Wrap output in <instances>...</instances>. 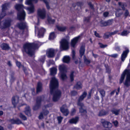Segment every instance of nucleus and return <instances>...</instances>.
Here are the masks:
<instances>
[{
	"instance_id": "obj_25",
	"label": "nucleus",
	"mask_w": 130,
	"mask_h": 130,
	"mask_svg": "<svg viewBox=\"0 0 130 130\" xmlns=\"http://www.w3.org/2000/svg\"><path fill=\"white\" fill-rule=\"evenodd\" d=\"M57 28L59 31H66L67 29V27L66 26H60L59 25H57L56 26Z\"/></svg>"
},
{
	"instance_id": "obj_3",
	"label": "nucleus",
	"mask_w": 130,
	"mask_h": 130,
	"mask_svg": "<svg viewBox=\"0 0 130 130\" xmlns=\"http://www.w3.org/2000/svg\"><path fill=\"white\" fill-rule=\"evenodd\" d=\"M87 95L86 91L84 92L82 94L80 95L77 100V105L79 107V112L82 113V115H86L87 113L86 107L84 104L82 102L83 101Z\"/></svg>"
},
{
	"instance_id": "obj_19",
	"label": "nucleus",
	"mask_w": 130,
	"mask_h": 130,
	"mask_svg": "<svg viewBox=\"0 0 130 130\" xmlns=\"http://www.w3.org/2000/svg\"><path fill=\"white\" fill-rule=\"evenodd\" d=\"M80 37V36H79L78 37L75 38L72 40L71 43V45L72 47H74L75 45L77 42Z\"/></svg>"
},
{
	"instance_id": "obj_42",
	"label": "nucleus",
	"mask_w": 130,
	"mask_h": 130,
	"mask_svg": "<svg viewBox=\"0 0 130 130\" xmlns=\"http://www.w3.org/2000/svg\"><path fill=\"white\" fill-rule=\"evenodd\" d=\"M6 15V12L5 11L2 10V12L0 16V18L2 19L4 18Z\"/></svg>"
},
{
	"instance_id": "obj_9",
	"label": "nucleus",
	"mask_w": 130,
	"mask_h": 130,
	"mask_svg": "<svg viewBox=\"0 0 130 130\" xmlns=\"http://www.w3.org/2000/svg\"><path fill=\"white\" fill-rule=\"evenodd\" d=\"M61 46L63 50H66L69 48L68 40L66 39H62L60 42Z\"/></svg>"
},
{
	"instance_id": "obj_44",
	"label": "nucleus",
	"mask_w": 130,
	"mask_h": 130,
	"mask_svg": "<svg viewBox=\"0 0 130 130\" xmlns=\"http://www.w3.org/2000/svg\"><path fill=\"white\" fill-rule=\"evenodd\" d=\"M99 46L100 47L102 48H104L105 47H106L107 46V44H103L102 43H99Z\"/></svg>"
},
{
	"instance_id": "obj_45",
	"label": "nucleus",
	"mask_w": 130,
	"mask_h": 130,
	"mask_svg": "<svg viewBox=\"0 0 130 130\" xmlns=\"http://www.w3.org/2000/svg\"><path fill=\"white\" fill-rule=\"evenodd\" d=\"M74 73V72H72L71 73V74H70V77L71 80V81L72 82L73 81V80H74V78H73V77H74V75H73Z\"/></svg>"
},
{
	"instance_id": "obj_16",
	"label": "nucleus",
	"mask_w": 130,
	"mask_h": 130,
	"mask_svg": "<svg viewBox=\"0 0 130 130\" xmlns=\"http://www.w3.org/2000/svg\"><path fill=\"white\" fill-rule=\"evenodd\" d=\"M0 47L2 49L4 50H8L10 48L9 45L6 43H3L0 45Z\"/></svg>"
},
{
	"instance_id": "obj_26",
	"label": "nucleus",
	"mask_w": 130,
	"mask_h": 130,
	"mask_svg": "<svg viewBox=\"0 0 130 130\" xmlns=\"http://www.w3.org/2000/svg\"><path fill=\"white\" fill-rule=\"evenodd\" d=\"M85 50V46L84 45L80 47L79 51L81 57H82V56L84 55Z\"/></svg>"
},
{
	"instance_id": "obj_33",
	"label": "nucleus",
	"mask_w": 130,
	"mask_h": 130,
	"mask_svg": "<svg viewBox=\"0 0 130 130\" xmlns=\"http://www.w3.org/2000/svg\"><path fill=\"white\" fill-rule=\"evenodd\" d=\"M83 59L85 63L87 65L90 63V61L87 59L85 55L84 56Z\"/></svg>"
},
{
	"instance_id": "obj_15",
	"label": "nucleus",
	"mask_w": 130,
	"mask_h": 130,
	"mask_svg": "<svg viewBox=\"0 0 130 130\" xmlns=\"http://www.w3.org/2000/svg\"><path fill=\"white\" fill-rule=\"evenodd\" d=\"M104 127L106 128H110L112 127V124L110 122L105 121L104 119H102L101 121Z\"/></svg>"
},
{
	"instance_id": "obj_53",
	"label": "nucleus",
	"mask_w": 130,
	"mask_h": 130,
	"mask_svg": "<svg viewBox=\"0 0 130 130\" xmlns=\"http://www.w3.org/2000/svg\"><path fill=\"white\" fill-rule=\"evenodd\" d=\"M43 118V112H41L39 116V119H42Z\"/></svg>"
},
{
	"instance_id": "obj_31",
	"label": "nucleus",
	"mask_w": 130,
	"mask_h": 130,
	"mask_svg": "<svg viewBox=\"0 0 130 130\" xmlns=\"http://www.w3.org/2000/svg\"><path fill=\"white\" fill-rule=\"evenodd\" d=\"M48 107V105L44 106L43 108V112L44 115H47L49 113V111L45 109L47 107Z\"/></svg>"
},
{
	"instance_id": "obj_23",
	"label": "nucleus",
	"mask_w": 130,
	"mask_h": 130,
	"mask_svg": "<svg viewBox=\"0 0 130 130\" xmlns=\"http://www.w3.org/2000/svg\"><path fill=\"white\" fill-rule=\"evenodd\" d=\"M12 124H22V122L19 119H17L16 120L12 119L10 120Z\"/></svg>"
},
{
	"instance_id": "obj_22",
	"label": "nucleus",
	"mask_w": 130,
	"mask_h": 130,
	"mask_svg": "<svg viewBox=\"0 0 130 130\" xmlns=\"http://www.w3.org/2000/svg\"><path fill=\"white\" fill-rule=\"evenodd\" d=\"M79 118L76 117L74 118H72L69 120V122L71 124H76L78 121Z\"/></svg>"
},
{
	"instance_id": "obj_63",
	"label": "nucleus",
	"mask_w": 130,
	"mask_h": 130,
	"mask_svg": "<svg viewBox=\"0 0 130 130\" xmlns=\"http://www.w3.org/2000/svg\"><path fill=\"white\" fill-rule=\"evenodd\" d=\"M115 50L117 51H119L120 50V47L118 46H116L115 48Z\"/></svg>"
},
{
	"instance_id": "obj_57",
	"label": "nucleus",
	"mask_w": 130,
	"mask_h": 130,
	"mask_svg": "<svg viewBox=\"0 0 130 130\" xmlns=\"http://www.w3.org/2000/svg\"><path fill=\"white\" fill-rule=\"evenodd\" d=\"M76 111V110L74 108H73L72 109L71 112V114L72 115H73L75 113Z\"/></svg>"
},
{
	"instance_id": "obj_2",
	"label": "nucleus",
	"mask_w": 130,
	"mask_h": 130,
	"mask_svg": "<svg viewBox=\"0 0 130 130\" xmlns=\"http://www.w3.org/2000/svg\"><path fill=\"white\" fill-rule=\"evenodd\" d=\"M38 48V44L34 43H26L23 45V53L25 52L30 57L33 56L35 53L36 49Z\"/></svg>"
},
{
	"instance_id": "obj_36",
	"label": "nucleus",
	"mask_w": 130,
	"mask_h": 130,
	"mask_svg": "<svg viewBox=\"0 0 130 130\" xmlns=\"http://www.w3.org/2000/svg\"><path fill=\"white\" fill-rule=\"evenodd\" d=\"M55 36L54 32L51 33L50 35L49 39L50 40H52L55 37Z\"/></svg>"
},
{
	"instance_id": "obj_10",
	"label": "nucleus",
	"mask_w": 130,
	"mask_h": 130,
	"mask_svg": "<svg viewBox=\"0 0 130 130\" xmlns=\"http://www.w3.org/2000/svg\"><path fill=\"white\" fill-rule=\"evenodd\" d=\"M12 20L10 19H8L4 20L2 22L3 25H1L3 28H5L9 27L11 25Z\"/></svg>"
},
{
	"instance_id": "obj_51",
	"label": "nucleus",
	"mask_w": 130,
	"mask_h": 130,
	"mask_svg": "<svg viewBox=\"0 0 130 130\" xmlns=\"http://www.w3.org/2000/svg\"><path fill=\"white\" fill-rule=\"evenodd\" d=\"M88 4L89 6L90 7L91 9L93 10H94V8L93 7V5L91 4V2H89L88 3Z\"/></svg>"
},
{
	"instance_id": "obj_27",
	"label": "nucleus",
	"mask_w": 130,
	"mask_h": 130,
	"mask_svg": "<svg viewBox=\"0 0 130 130\" xmlns=\"http://www.w3.org/2000/svg\"><path fill=\"white\" fill-rule=\"evenodd\" d=\"M98 91L100 92L102 97V100H103V98L104 97L105 95V90L102 89H99Z\"/></svg>"
},
{
	"instance_id": "obj_59",
	"label": "nucleus",
	"mask_w": 130,
	"mask_h": 130,
	"mask_svg": "<svg viewBox=\"0 0 130 130\" xmlns=\"http://www.w3.org/2000/svg\"><path fill=\"white\" fill-rule=\"evenodd\" d=\"M118 56V54H114L113 55H110V56L114 58H116Z\"/></svg>"
},
{
	"instance_id": "obj_18",
	"label": "nucleus",
	"mask_w": 130,
	"mask_h": 130,
	"mask_svg": "<svg viewBox=\"0 0 130 130\" xmlns=\"http://www.w3.org/2000/svg\"><path fill=\"white\" fill-rule=\"evenodd\" d=\"M18 26L20 29H23L26 27V24L25 22H21L18 24Z\"/></svg>"
},
{
	"instance_id": "obj_29",
	"label": "nucleus",
	"mask_w": 130,
	"mask_h": 130,
	"mask_svg": "<svg viewBox=\"0 0 130 130\" xmlns=\"http://www.w3.org/2000/svg\"><path fill=\"white\" fill-rule=\"evenodd\" d=\"M120 111V110L119 109H116L113 108L111 109V111L113 114L116 115H119Z\"/></svg>"
},
{
	"instance_id": "obj_35",
	"label": "nucleus",
	"mask_w": 130,
	"mask_h": 130,
	"mask_svg": "<svg viewBox=\"0 0 130 130\" xmlns=\"http://www.w3.org/2000/svg\"><path fill=\"white\" fill-rule=\"evenodd\" d=\"M8 4L7 3H5L4 4L2 5V10L5 11V10L7 9V7L8 6Z\"/></svg>"
},
{
	"instance_id": "obj_17",
	"label": "nucleus",
	"mask_w": 130,
	"mask_h": 130,
	"mask_svg": "<svg viewBox=\"0 0 130 130\" xmlns=\"http://www.w3.org/2000/svg\"><path fill=\"white\" fill-rule=\"evenodd\" d=\"M129 52L128 49H127L123 52L121 56V59L122 61H124L125 58L126 57L127 54Z\"/></svg>"
},
{
	"instance_id": "obj_32",
	"label": "nucleus",
	"mask_w": 130,
	"mask_h": 130,
	"mask_svg": "<svg viewBox=\"0 0 130 130\" xmlns=\"http://www.w3.org/2000/svg\"><path fill=\"white\" fill-rule=\"evenodd\" d=\"M82 85L80 82H78L76 85L74 86V88L77 89L82 88Z\"/></svg>"
},
{
	"instance_id": "obj_60",
	"label": "nucleus",
	"mask_w": 130,
	"mask_h": 130,
	"mask_svg": "<svg viewBox=\"0 0 130 130\" xmlns=\"http://www.w3.org/2000/svg\"><path fill=\"white\" fill-rule=\"evenodd\" d=\"M118 32V31L117 30H116L114 31L113 32H110V34L111 36L112 35H114L115 34H116Z\"/></svg>"
},
{
	"instance_id": "obj_1",
	"label": "nucleus",
	"mask_w": 130,
	"mask_h": 130,
	"mask_svg": "<svg viewBox=\"0 0 130 130\" xmlns=\"http://www.w3.org/2000/svg\"><path fill=\"white\" fill-rule=\"evenodd\" d=\"M58 85L57 80L54 77H52L50 82V93L53 95V100L54 102L58 101L61 96V91L57 89Z\"/></svg>"
},
{
	"instance_id": "obj_38",
	"label": "nucleus",
	"mask_w": 130,
	"mask_h": 130,
	"mask_svg": "<svg viewBox=\"0 0 130 130\" xmlns=\"http://www.w3.org/2000/svg\"><path fill=\"white\" fill-rule=\"evenodd\" d=\"M110 36H111L110 34V32H108L104 34L103 37L104 38L106 39L108 38Z\"/></svg>"
},
{
	"instance_id": "obj_58",
	"label": "nucleus",
	"mask_w": 130,
	"mask_h": 130,
	"mask_svg": "<svg viewBox=\"0 0 130 130\" xmlns=\"http://www.w3.org/2000/svg\"><path fill=\"white\" fill-rule=\"evenodd\" d=\"M109 14V13L108 12H104L103 14L104 17H107Z\"/></svg>"
},
{
	"instance_id": "obj_40",
	"label": "nucleus",
	"mask_w": 130,
	"mask_h": 130,
	"mask_svg": "<svg viewBox=\"0 0 130 130\" xmlns=\"http://www.w3.org/2000/svg\"><path fill=\"white\" fill-rule=\"evenodd\" d=\"M119 5L120 6V7L122 8V9L124 10H125V8L124 7L125 4L124 3L121 2H119Z\"/></svg>"
},
{
	"instance_id": "obj_37",
	"label": "nucleus",
	"mask_w": 130,
	"mask_h": 130,
	"mask_svg": "<svg viewBox=\"0 0 130 130\" xmlns=\"http://www.w3.org/2000/svg\"><path fill=\"white\" fill-rule=\"evenodd\" d=\"M19 116L21 118L24 120H27V119L26 117L21 113H19Z\"/></svg>"
},
{
	"instance_id": "obj_56",
	"label": "nucleus",
	"mask_w": 130,
	"mask_h": 130,
	"mask_svg": "<svg viewBox=\"0 0 130 130\" xmlns=\"http://www.w3.org/2000/svg\"><path fill=\"white\" fill-rule=\"evenodd\" d=\"M16 63L17 66L19 68L21 66V64L20 62L18 61H17L16 62Z\"/></svg>"
},
{
	"instance_id": "obj_6",
	"label": "nucleus",
	"mask_w": 130,
	"mask_h": 130,
	"mask_svg": "<svg viewBox=\"0 0 130 130\" xmlns=\"http://www.w3.org/2000/svg\"><path fill=\"white\" fill-rule=\"evenodd\" d=\"M37 1V0H26V4L27 5H30V7L27 8V10L29 11L28 13H32L34 11V5L32 4V2L36 3Z\"/></svg>"
},
{
	"instance_id": "obj_34",
	"label": "nucleus",
	"mask_w": 130,
	"mask_h": 130,
	"mask_svg": "<svg viewBox=\"0 0 130 130\" xmlns=\"http://www.w3.org/2000/svg\"><path fill=\"white\" fill-rule=\"evenodd\" d=\"M43 1L46 4V7L48 9H50V7L48 5V3L50 2V0H40Z\"/></svg>"
},
{
	"instance_id": "obj_30",
	"label": "nucleus",
	"mask_w": 130,
	"mask_h": 130,
	"mask_svg": "<svg viewBox=\"0 0 130 130\" xmlns=\"http://www.w3.org/2000/svg\"><path fill=\"white\" fill-rule=\"evenodd\" d=\"M62 60L63 62L68 63L70 62V58L69 56H65L63 57Z\"/></svg>"
},
{
	"instance_id": "obj_64",
	"label": "nucleus",
	"mask_w": 130,
	"mask_h": 130,
	"mask_svg": "<svg viewBox=\"0 0 130 130\" xmlns=\"http://www.w3.org/2000/svg\"><path fill=\"white\" fill-rule=\"evenodd\" d=\"M7 64L10 67H11L12 66V64H11L10 61H8Z\"/></svg>"
},
{
	"instance_id": "obj_14",
	"label": "nucleus",
	"mask_w": 130,
	"mask_h": 130,
	"mask_svg": "<svg viewBox=\"0 0 130 130\" xmlns=\"http://www.w3.org/2000/svg\"><path fill=\"white\" fill-rule=\"evenodd\" d=\"M60 110L61 112L64 115L67 116L69 113V111L67 108V106L66 105H64L60 108Z\"/></svg>"
},
{
	"instance_id": "obj_50",
	"label": "nucleus",
	"mask_w": 130,
	"mask_h": 130,
	"mask_svg": "<svg viewBox=\"0 0 130 130\" xmlns=\"http://www.w3.org/2000/svg\"><path fill=\"white\" fill-rule=\"evenodd\" d=\"M75 51L74 50H72V56L73 59H75Z\"/></svg>"
},
{
	"instance_id": "obj_47",
	"label": "nucleus",
	"mask_w": 130,
	"mask_h": 130,
	"mask_svg": "<svg viewBox=\"0 0 130 130\" xmlns=\"http://www.w3.org/2000/svg\"><path fill=\"white\" fill-rule=\"evenodd\" d=\"M123 13L122 12H119L118 11H117L115 13L117 17L120 16Z\"/></svg>"
},
{
	"instance_id": "obj_24",
	"label": "nucleus",
	"mask_w": 130,
	"mask_h": 130,
	"mask_svg": "<svg viewBox=\"0 0 130 130\" xmlns=\"http://www.w3.org/2000/svg\"><path fill=\"white\" fill-rule=\"evenodd\" d=\"M36 90V92L37 93L41 92L42 91V84L41 83L39 82L38 83Z\"/></svg>"
},
{
	"instance_id": "obj_46",
	"label": "nucleus",
	"mask_w": 130,
	"mask_h": 130,
	"mask_svg": "<svg viewBox=\"0 0 130 130\" xmlns=\"http://www.w3.org/2000/svg\"><path fill=\"white\" fill-rule=\"evenodd\" d=\"M128 33V32L126 31H124L122 32L121 34V35L123 36H126Z\"/></svg>"
},
{
	"instance_id": "obj_8",
	"label": "nucleus",
	"mask_w": 130,
	"mask_h": 130,
	"mask_svg": "<svg viewBox=\"0 0 130 130\" xmlns=\"http://www.w3.org/2000/svg\"><path fill=\"white\" fill-rule=\"evenodd\" d=\"M59 70L61 73V78L63 80L67 78V76L65 73V72L66 71V66L63 65L60 66Z\"/></svg>"
},
{
	"instance_id": "obj_4",
	"label": "nucleus",
	"mask_w": 130,
	"mask_h": 130,
	"mask_svg": "<svg viewBox=\"0 0 130 130\" xmlns=\"http://www.w3.org/2000/svg\"><path fill=\"white\" fill-rule=\"evenodd\" d=\"M126 75V79L124 84L127 87L130 86V70L126 69L122 74L119 83L121 84L124 80L125 75Z\"/></svg>"
},
{
	"instance_id": "obj_55",
	"label": "nucleus",
	"mask_w": 130,
	"mask_h": 130,
	"mask_svg": "<svg viewBox=\"0 0 130 130\" xmlns=\"http://www.w3.org/2000/svg\"><path fill=\"white\" fill-rule=\"evenodd\" d=\"M90 18V17H85L84 18V21L88 22H89V19Z\"/></svg>"
},
{
	"instance_id": "obj_12",
	"label": "nucleus",
	"mask_w": 130,
	"mask_h": 130,
	"mask_svg": "<svg viewBox=\"0 0 130 130\" xmlns=\"http://www.w3.org/2000/svg\"><path fill=\"white\" fill-rule=\"evenodd\" d=\"M38 15L41 19H44L46 16V11L45 9H39L38 11Z\"/></svg>"
},
{
	"instance_id": "obj_7",
	"label": "nucleus",
	"mask_w": 130,
	"mask_h": 130,
	"mask_svg": "<svg viewBox=\"0 0 130 130\" xmlns=\"http://www.w3.org/2000/svg\"><path fill=\"white\" fill-rule=\"evenodd\" d=\"M43 96H39L37 97V100L36 104L33 107L34 110H36L38 109L41 106V102L44 99Z\"/></svg>"
},
{
	"instance_id": "obj_62",
	"label": "nucleus",
	"mask_w": 130,
	"mask_h": 130,
	"mask_svg": "<svg viewBox=\"0 0 130 130\" xmlns=\"http://www.w3.org/2000/svg\"><path fill=\"white\" fill-rule=\"evenodd\" d=\"M77 5L81 7L83 5V3L82 2H78L77 3Z\"/></svg>"
},
{
	"instance_id": "obj_54",
	"label": "nucleus",
	"mask_w": 130,
	"mask_h": 130,
	"mask_svg": "<svg viewBox=\"0 0 130 130\" xmlns=\"http://www.w3.org/2000/svg\"><path fill=\"white\" fill-rule=\"evenodd\" d=\"M62 119V118L61 117H57V119L59 123H60L61 122Z\"/></svg>"
},
{
	"instance_id": "obj_49",
	"label": "nucleus",
	"mask_w": 130,
	"mask_h": 130,
	"mask_svg": "<svg viewBox=\"0 0 130 130\" xmlns=\"http://www.w3.org/2000/svg\"><path fill=\"white\" fill-rule=\"evenodd\" d=\"M129 13L127 10H126L125 11V12L124 13V15L125 17V18L127 17Z\"/></svg>"
},
{
	"instance_id": "obj_39",
	"label": "nucleus",
	"mask_w": 130,
	"mask_h": 130,
	"mask_svg": "<svg viewBox=\"0 0 130 130\" xmlns=\"http://www.w3.org/2000/svg\"><path fill=\"white\" fill-rule=\"evenodd\" d=\"M107 113V112L104 110H102L100 111L99 113V116H102L106 115Z\"/></svg>"
},
{
	"instance_id": "obj_28",
	"label": "nucleus",
	"mask_w": 130,
	"mask_h": 130,
	"mask_svg": "<svg viewBox=\"0 0 130 130\" xmlns=\"http://www.w3.org/2000/svg\"><path fill=\"white\" fill-rule=\"evenodd\" d=\"M57 69L54 67L50 69V74L52 75H54L56 73Z\"/></svg>"
},
{
	"instance_id": "obj_21",
	"label": "nucleus",
	"mask_w": 130,
	"mask_h": 130,
	"mask_svg": "<svg viewBox=\"0 0 130 130\" xmlns=\"http://www.w3.org/2000/svg\"><path fill=\"white\" fill-rule=\"evenodd\" d=\"M45 31V30L43 28H41L38 30V36L39 38L42 37L43 36L44 33Z\"/></svg>"
},
{
	"instance_id": "obj_61",
	"label": "nucleus",
	"mask_w": 130,
	"mask_h": 130,
	"mask_svg": "<svg viewBox=\"0 0 130 130\" xmlns=\"http://www.w3.org/2000/svg\"><path fill=\"white\" fill-rule=\"evenodd\" d=\"M11 79H10V81L11 82H13L14 80L15 79V78L13 77L12 75H11Z\"/></svg>"
},
{
	"instance_id": "obj_43",
	"label": "nucleus",
	"mask_w": 130,
	"mask_h": 130,
	"mask_svg": "<svg viewBox=\"0 0 130 130\" xmlns=\"http://www.w3.org/2000/svg\"><path fill=\"white\" fill-rule=\"evenodd\" d=\"M70 93L72 96H75L78 94L77 92L75 90H73L71 91Z\"/></svg>"
},
{
	"instance_id": "obj_13",
	"label": "nucleus",
	"mask_w": 130,
	"mask_h": 130,
	"mask_svg": "<svg viewBox=\"0 0 130 130\" xmlns=\"http://www.w3.org/2000/svg\"><path fill=\"white\" fill-rule=\"evenodd\" d=\"M46 54L48 57H53L55 55V50L52 48L47 49L46 51Z\"/></svg>"
},
{
	"instance_id": "obj_20",
	"label": "nucleus",
	"mask_w": 130,
	"mask_h": 130,
	"mask_svg": "<svg viewBox=\"0 0 130 130\" xmlns=\"http://www.w3.org/2000/svg\"><path fill=\"white\" fill-rule=\"evenodd\" d=\"M24 112L26 115L28 116H31V115L30 109L29 106H27L26 107Z\"/></svg>"
},
{
	"instance_id": "obj_41",
	"label": "nucleus",
	"mask_w": 130,
	"mask_h": 130,
	"mask_svg": "<svg viewBox=\"0 0 130 130\" xmlns=\"http://www.w3.org/2000/svg\"><path fill=\"white\" fill-rule=\"evenodd\" d=\"M47 20L48 22L50 23L53 24L55 21V20L52 19L50 17H48Z\"/></svg>"
},
{
	"instance_id": "obj_48",
	"label": "nucleus",
	"mask_w": 130,
	"mask_h": 130,
	"mask_svg": "<svg viewBox=\"0 0 130 130\" xmlns=\"http://www.w3.org/2000/svg\"><path fill=\"white\" fill-rule=\"evenodd\" d=\"M112 123L114 124L115 127H117L118 126V122L117 120H115L112 122Z\"/></svg>"
},
{
	"instance_id": "obj_52",
	"label": "nucleus",
	"mask_w": 130,
	"mask_h": 130,
	"mask_svg": "<svg viewBox=\"0 0 130 130\" xmlns=\"http://www.w3.org/2000/svg\"><path fill=\"white\" fill-rule=\"evenodd\" d=\"M112 20H109L107 21V25H109L112 24Z\"/></svg>"
},
{
	"instance_id": "obj_11",
	"label": "nucleus",
	"mask_w": 130,
	"mask_h": 130,
	"mask_svg": "<svg viewBox=\"0 0 130 130\" xmlns=\"http://www.w3.org/2000/svg\"><path fill=\"white\" fill-rule=\"evenodd\" d=\"M19 99V97L17 95L14 96L12 97L11 102L12 104L13 105L14 108H15L18 105Z\"/></svg>"
},
{
	"instance_id": "obj_5",
	"label": "nucleus",
	"mask_w": 130,
	"mask_h": 130,
	"mask_svg": "<svg viewBox=\"0 0 130 130\" xmlns=\"http://www.w3.org/2000/svg\"><path fill=\"white\" fill-rule=\"evenodd\" d=\"M15 7L18 11L17 14L18 19L20 21L24 20L25 13L23 9L24 8L23 5L21 4H16Z\"/></svg>"
}]
</instances>
